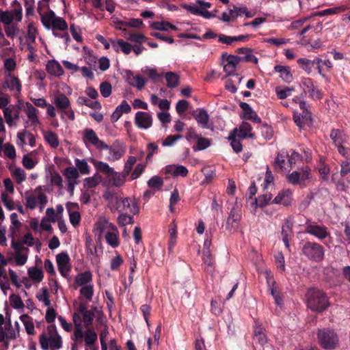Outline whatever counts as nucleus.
I'll use <instances>...</instances> for the list:
<instances>
[{
  "label": "nucleus",
  "instance_id": "nucleus-1",
  "mask_svg": "<svg viewBox=\"0 0 350 350\" xmlns=\"http://www.w3.org/2000/svg\"><path fill=\"white\" fill-rule=\"evenodd\" d=\"M307 306L312 311L322 312L329 306V301L325 293L317 288H310L306 293Z\"/></svg>",
  "mask_w": 350,
  "mask_h": 350
},
{
  "label": "nucleus",
  "instance_id": "nucleus-2",
  "mask_svg": "<svg viewBox=\"0 0 350 350\" xmlns=\"http://www.w3.org/2000/svg\"><path fill=\"white\" fill-rule=\"evenodd\" d=\"M39 5H40V3H39ZM38 12L40 15L41 22L46 29L52 28L53 30L59 31L68 29L66 21L63 18L57 16L53 10H50L48 12L42 14L40 5H38Z\"/></svg>",
  "mask_w": 350,
  "mask_h": 350
},
{
  "label": "nucleus",
  "instance_id": "nucleus-3",
  "mask_svg": "<svg viewBox=\"0 0 350 350\" xmlns=\"http://www.w3.org/2000/svg\"><path fill=\"white\" fill-rule=\"evenodd\" d=\"M319 345L325 350L336 349L339 345V338L336 332L329 328L319 329L317 331Z\"/></svg>",
  "mask_w": 350,
  "mask_h": 350
},
{
  "label": "nucleus",
  "instance_id": "nucleus-4",
  "mask_svg": "<svg viewBox=\"0 0 350 350\" xmlns=\"http://www.w3.org/2000/svg\"><path fill=\"white\" fill-rule=\"evenodd\" d=\"M324 247L314 241H305L301 247V254L310 261L320 262L325 258Z\"/></svg>",
  "mask_w": 350,
  "mask_h": 350
},
{
  "label": "nucleus",
  "instance_id": "nucleus-5",
  "mask_svg": "<svg viewBox=\"0 0 350 350\" xmlns=\"http://www.w3.org/2000/svg\"><path fill=\"white\" fill-rule=\"evenodd\" d=\"M39 342L42 350H58L62 347V340L60 336H48L43 332L39 338Z\"/></svg>",
  "mask_w": 350,
  "mask_h": 350
},
{
  "label": "nucleus",
  "instance_id": "nucleus-6",
  "mask_svg": "<svg viewBox=\"0 0 350 350\" xmlns=\"http://www.w3.org/2000/svg\"><path fill=\"white\" fill-rule=\"evenodd\" d=\"M310 178V168L308 166L302 167L298 171H294L287 176L288 183L293 185H304L305 181Z\"/></svg>",
  "mask_w": 350,
  "mask_h": 350
},
{
  "label": "nucleus",
  "instance_id": "nucleus-7",
  "mask_svg": "<svg viewBox=\"0 0 350 350\" xmlns=\"http://www.w3.org/2000/svg\"><path fill=\"white\" fill-rule=\"evenodd\" d=\"M83 142L86 146L90 144L99 150L108 148V145L103 141H101L97 136L96 132L92 129L87 128L83 130Z\"/></svg>",
  "mask_w": 350,
  "mask_h": 350
},
{
  "label": "nucleus",
  "instance_id": "nucleus-8",
  "mask_svg": "<svg viewBox=\"0 0 350 350\" xmlns=\"http://www.w3.org/2000/svg\"><path fill=\"white\" fill-rule=\"evenodd\" d=\"M305 232L317 237L321 241L329 236V232L326 226L312 224L310 220H308L306 224Z\"/></svg>",
  "mask_w": 350,
  "mask_h": 350
},
{
  "label": "nucleus",
  "instance_id": "nucleus-9",
  "mask_svg": "<svg viewBox=\"0 0 350 350\" xmlns=\"http://www.w3.org/2000/svg\"><path fill=\"white\" fill-rule=\"evenodd\" d=\"M241 219V209L239 206H234L229 213V216L226 221V229L230 232H235L237 230L239 222Z\"/></svg>",
  "mask_w": 350,
  "mask_h": 350
},
{
  "label": "nucleus",
  "instance_id": "nucleus-10",
  "mask_svg": "<svg viewBox=\"0 0 350 350\" xmlns=\"http://www.w3.org/2000/svg\"><path fill=\"white\" fill-rule=\"evenodd\" d=\"M301 87L305 94H308L309 96L314 100H319L322 98V94L313 83L310 78H302L301 81Z\"/></svg>",
  "mask_w": 350,
  "mask_h": 350
},
{
  "label": "nucleus",
  "instance_id": "nucleus-11",
  "mask_svg": "<svg viewBox=\"0 0 350 350\" xmlns=\"http://www.w3.org/2000/svg\"><path fill=\"white\" fill-rule=\"evenodd\" d=\"M58 270L64 278H67L71 269L70 258L66 252H61L56 256Z\"/></svg>",
  "mask_w": 350,
  "mask_h": 350
},
{
  "label": "nucleus",
  "instance_id": "nucleus-12",
  "mask_svg": "<svg viewBox=\"0 0 350 350\" xmlns=\"http://www.w3.org/2000/svg\"><path fill=\"white\" fill-rule=\"evenodd\" d=\"M135 123L139 128L147 129L152 126V118L147 112L137 111L135 116Z\"/></svg>",
  "mask_w": 350,
  "mask_h": 350
},
{
  "label": "nucleus",
  "instance_id": "nucleus-13",
  "mask_svg": "<svg viewBox=\"0 0 350 350\" xmlns=\"http://www.w3.org/2000/svg\"><path fill=\"white\" fill-rule=\"evenodd\" d=\"M191 115L202 128H208L209 115L205 109L198 108L191 112Z\"/></svg>",
  "mask_w": 350,
  "mask_h": 350
},
{
  "label": "nucleus",
  "instance_id": "nucleus-14",
  "mask_svg": "<svg viewBox=\"0 0 350 350\" xmlns=\"http://www.w3.org/2000/svg\"><path fill=\"white\" fill-rule=\"evenodd\" d=\"M239 106L243 111V116L241 117L243 119L250 120L256 123H260L261 122V119L249 104L241 102Z\"/></svg>",
  "mask_w": 350,
  "mask_h": 350
},
{
  "label": "nucleus",
  "instance_id": "nucleus-15",
  "mask_svg": "<svg viewBox=\"0 0 350 350\" xmlns=\"http://www.w3.org/2000/svg\"><path fill=\"white\" fill-rule=\"evenodd\" d=\"M93 275L90 271H85L78 273L74 280V288L84 286L92 284Z\"/></svg>",
  "mask_w": 350,
  "mask_h": 350
},
{
  "label": "nucleus",
  "instance_id": "nucleus-16",
  "mask_svg": "<svg viewBox=\"0 0 350 350\" xmlns=\"http://www.w3.org/2000/svg\"><path fill=\"white\" fill-rule=\"evenodd\" d=\"M165 173L174 176L186 177L188 175V170L181 165H169L165 168Z\"/></svg>",
  "mask_w": 350,
  "mask_h": 350
},
{
  "label": "nucleus",
  "instance_id": "nucleus-17",
  "mask_svg": "<svg viewBox=\"0 0 350 350\" xmlns=\"http://www.w3.org/2000/svg\"><path fill=\"white\" fill-rule=\"evenodd\" d=\"M26 107L25 111L30 122V125L36 127L40 123L37 115L38 109L29 102L26 103Z\"/></svg>",
  "mask_w": 350,
  "mask_h": 350
},
{
  "label": "nucleus",
  "instance_id": "nucleus-18",
  "mask_svg": "<svg viewBox=\"0 0 350 350\" xmlns=\"http://www.w3.org/2000/svg\"><path fill=\"white\" fill-rule=\"evenodd\" d=\"M292 192L289 190H284L280 191L273 200V204H281L288 206L291 204Z\"/></svg>",
  "mask_w": 350,
  "mask_h": 350
},
{
  "label": "nucleus",
  "instance_id": "nucleus-19",
  "mask_svg": "<svg viewBox=\"0 0 350 350\" xmlns=\"http://www.w3.org/2000/svg\"><path fill=\"white\" fill-rule=\"evenodd\" d=\"M267 282L269 287L270 293L275 300V304L278 306H281L283 304V299L275 282L271 281L270 278H267Z\"/></svg>",
  "mask_w": 350,
  "mask_h": 350
},
{
  "label": "nucleus",
  "instance_id": "nucleus-20",
  "mask_svg": "<svg viewBox=\"0 0 350 350\" xmlns=\"http://www.w3.org/2000/svg\"><path fill=\"white\" fill-rule=\"evenodd\" d=\"M46 70L49 74L55 77H59L64 75V69L62 67V66L55 59L49 60L47 62L46 66Z\"/></svg>",
  "mask_w": 350,
  "mask_h": 350
},
{
  "label": "nucleus",
  "instance_id": "nucleus-21",
  "mask_svg": "<svg viewBox=\"0 0 350 350\" xmlns=\"http://www.w3.org/2000/svg\"><path fill=\"white\" fill-rule=\"evenodd\" d=\"M329 136L336 146L345 143L347 139L346 135L341 130L336 129L331 130Z\"/></svg>",
  "mask_w": 350,
  "mask_h": 350
},
{
  "label": "nucleus",
  "instance_id": "nucleus-22",
  "mask_svg": "<svg viewBox=\"0 0 350 350\" xmlns=\"http://www.w3.org/2000/svg\"><path fill=\"white\" fill-rule=\"evenodd\" d=\"M54 104L61 111L68 109L70 107V102L68 98L62 93L59 94L55 97Z\"/></svg>",
  "mask_w": 350,
  "mask_h": 350
},
{
  "label": "nucleus",
  "instance_id": "nucleus-23",
  "mask_svg": "<svg viewBox=\"0 0 350 350\" xmlns=\"http://www.w3.org/2000/svg\"><path fill=\"white\" fill-rule=\"evenodd\" d=\"M252 127L250 124L247 122H243L239 126V130L237 131V135L239 139H246L247 137H253L254 134L251 133Z\"/></svg>",
  "mask_w": 350,
  "mask_h": 350
},
{
  "label": "nucleus",
  "instance_id": "nucleus-24",
  "mask_svg": "<svg viewBox=\"0 0 350 350\" xmlns=\"http://www.w3.org/2000/svg\"><path fill=\"white\" fill-rule=\"evenodd\" d=\"M112 47L114 49V50L116 52H119V49H121V51L124 54H129L132 50V46L129 43L125 42L122 39H118L117 42H116L113 40H111Z\"/></svg>",
  "mask_w": 350,
  "mask_h": 350
},
{
  "label": "nucleus",
  "instance_id": "nucleus-25",
  "mask_svg": "<svg viewBox=\"0 0 350 350\" xmlns=\"http://www.w3.org/2000/svg\"><path fill=\"white\" fill-rule=\"evenodd\" d=\"M264 328L261 325H256L253 333V338L261 346H263L267 342V336L264 332Z\"/></svg>",
  "mask_w": 350,
  "mask_h": 350
},
{
  "label": "nucleus",
  "instance_id": "nucleus-26",
  "mask_svg": "<svg viewBox=\"0 0 350 350\" xmlns=\"http://www.w3.org/2000/svg\"><path fill=\"white\" fill-rule=\"evenodd\" d=\"M275 72L280 73V78L285 82H291L293 79V75L291 73V68L288 66H284L280 65H276L274 67Z\"/></svg>",
  "mask_w": 350,
  "mask_h": 350
},
{
  "label": "nucleus",
  "instance_id": "nucleus-27",
  "mask_svg": "<svg viewBox=\"0 0 350 350\" xmlns=\"http://www.w3.org/2000/svg\"><path fill=\"white\" fill-rule=\"evenodd\" d=\"M2 86L4 89L8 88L10 90H16L18 94H21L22 85L17 77L10 76V79L5 81Z\"/></svg>",
  "mask_w": 350,
  "mask_h": 350
},
{
  "label": "nucleus",
  "instance_id": "nucleus-28",
  "mask_svg": "<svg viewBox=\"0 0 350 350\" xmlns=\"http://www.w3.org/2000/svg\"><path fill=\"white\" fill-rule=\"evenodd\" d=\"M128 175H124V172L121 173L113 171V173L109 177V180L112 182V185L115 187H122L126 181V178Z\"/></svg>",
  "mask_w": 350,
  "mask_h": 350
},
{
  "label": "nucleus",
  "instance_id": "nucleus-29",
  "mask_svg": "<svg viewBox=\"0 0 350 350\" xmlns=\"http://www.w3.org/2000/svg\"><path fill=\"white\" fill-rule=\"evenodd\" d=\"M150 27L152 29L163 31H167L170 29H171L172 30H174V31H176L178 29L177 27L175 25H174L173 24L170 23L168 21H161V22L155 21V22H152L150 24Z\"/></svg>",
  "mask_w": 350,
  "mask_h": 350
},
{
  "label": "nucleus",
  "instance_id": "nucleus-30",
  "mask_svg": "<svg viewBox=\"0 0 350 350\" xmlns=\"http://www.w3.org/2000/svg\"><path fill=\"white\" fill-rule=\"evenodd\" d=\"M230 14L232 19L242 16L243 14H245L247 18H251L253 16L252 12L248 11L245 6L237 7L236 5H233L232 9H230Z\"/></svg>",
  "mask_w": 350,
  "mask_h": 350
},
{
  "label": "nucleus",
  "instance_id": "nucleus-31",
  "mask_svg": "<svg viewBox=\"0 0 350 350\" xmlns=\"http://www.w3.org/2000/svg\"><path fill=\"white\" fill-rule=\"evenodd\" d=\"M237 129H235L229 135L228 137V139L230 141V144H231V146L233 149V150L236 152V153H239L240 152L242 151V149H243V145L241 143L240 140L241 139H237Z\"/></svg>",
  "mask_w": 350,
  "mask_h": 350
},
{
  "label": "nucleus",
  "instance_id": "nucleus-32",
  "mask_svg": "<svg viewBox=\"0 0 350 350\" xmlns=\"http://www.w3.org/2000/svg\"><path fill=\"white\" fill-rule=\"evenodd\" d=\"M44 138L45 141L53 148H57L59 145V141L57 135L51 131L44 132Z\"/></svg>",
  "mask_w": 350,
  "mask_h": 350
},
{
  "label": "nucleus",
  "instance_id": "nucleus-33",
  "mask_svg": "<svg viewBox=\"0 0 350 350\" xmlns=\"http://www.w3.org/2000/svg\"><path fill=\"white\" fill-rule=\"evenodd\" d=\"M297 63L300 68L304 70L309 75L312 71V68L314 67V58L313 59H310L305 57L299 58L297 60Z\"/></svg>",
  "mask_w": 350,
  "mask_h": 350
},
{
  "label": "nucleus",
  "instance_id": "nucleus-34",
  "mask_svg": "<svg viewBox=\"0 0 350 350\" xmlns=\"http://www.w3.org/2000/svg\"><path fill=\"white\" fill-rule=\"evenodd\" d=\"M272 198V194L270 192L265 191L264 193L255 198L253 204H255L257 207L262 208L267 206Z\"/></svg>",
  "mask_w": 350,
  "mask_h": 350
},
{
  "label": "nucleus",
  "instance_id": "nucleus-35",
  "mask_svg": "<svg viewBox=\"0 0 350 350\" xmlns=\"http://www.w3.org/2000/svg\"><path fill=\"white\" fill-rule=\"evenodd\" d=\"M350 9L349 5H341L340 6L328 8L321 11L318 15L323 16L326 15L336 14Z\"/></svg>",
  "mask_w": 350,
  "mask_h": 350
},
{
  "label": "nucleus",
  "instance_id": "nucleus-36",
  "mask_svg": "<svg viewBox=\"0 0 350 350\" xmlns=\"http://www.w3.org/2000/svg\"><path fill=\"white\" fill-rule=\"evenodd\" d=\"M165 78L167 81V86L170 88H174L179 84V76L174 72H166Z\"/></svg>",
  "mask_w": 350,
  "mask_h": 350
},
{
  "label": "nucleus",
  "instance_id": "nucleus-37",
  "mask_svg": "<svg viewBox=\"0 0 350 350\" xmlns=\"http://www.w3.org/2000/svg\"><path fill=\"white\" fill-rule=\"evenodd\" d=\"M77 103L79 105H86L93 109H100L101 105L98 101H90L89 99L85 96H79Z\"/></svg>",
  "mask_w": 350,
  "mask_h": 350
},
{
  "label": "nucleus",
  "instance_id": "nucleus-38",
  "mask_svg": "<svg viewBox=\"0 0 350 350\" xmlns=\"http://www.w3.org/2000/svg\"><path fill=\"white\" fill-rule=\"evenodd\" d=\"M20 319L24 324L27 333L29 335H33L34 325L32 322L31 318L27 314H23L21 316Z\"/></svg>",
  "mask_w": 350,
  "mask_h": 350
},
{
  "label": "nucleus",
  "instance_id": "nucleus-39",
  "mask_svg": "<svg viewBox=\"0 0 350 350\" xmlns=\"http://www.w3.org/2000/svg\"><path fill=\"white\" fill-rule=\"evenodd\" d=\"M29 277L36 282H40L44 278V273L42 269L36 267H31L28 269Z\"/></svg>",
  "mask_w": 350,
  "mask_h": 350
},
{
  "label": "nucleus",
  "instance_id": "nucleus-40",
  "mask_svg": "<svg viewBox=\"0 0 350 350\" xmlns=\"http://www.w3.org/2000/svg\"><path fill=\"white\" fill-rule=\"evenodd\" d=\"M75 163L78 172L82 174H88L90 172V166L84 159H75Z\"/></svg>",
  "mask_w": 350,
  "mask_h": 350
},
{
  "label": "nucleus",
  "instance_id": "nucleus-41",
  "mask_svg": "<svg viewBox=\"0 0 350 350\" xmlns=\"http://www.w3.org/2000/svg\"><path fill=\"white\" fill-rule=\"evenodd\" d=\"M97 338L98 336L96 333L88 327L84 336L85 345L90 347L94 344V342L97 340Z\"/></svg>",
  "mask_w": 350,
  "mask_h": 350
},
{
  "label": "nucleus",
  "instance_id": "nucleus-42",
  "mask_svg": "<svg viewBox=\"0 0 350 350\" xmlns=\"http://www.w3.org/2000/svg\"><path fill=\"white\" fill-rule=\"evenodd\" d=\"M293 221L290 218L285 219L282 226V237H291L292 234Z\"/></svg>",
  "mask_w": 350,
  "mask_h": 350
},
{
  "label": "nucleus",
  "instance_id": "nucleus-43",
  "mask_svg": "<svg viewBox=\"0 0 350 350\" xmlns=\"http://www.w3.org/2000/svg\"><path fill=\"white\" fill-rule=\"evenodd\" d=\"M80 295L90 301L94 295V286L92 284L82 286L80 289Z\"/></svg>",
  "mask_w": 350,
  "mask_h": 350
},
{
  "label": "nucleus",
  "instance_id": "nucleus-44",
  "mask_svg": "<svg viewBox=\"0 0 350 350\" xmlns=\"http://www.w3.org/2000/svg\"><path fill=\"white\" fill-rule=\"evenodd\" d=\"M163 185V179L157 176H152L148 181V185L150 188L154 189H160Z\"/></svg>",
  "mask_w": 350,
  "mask_h": 350
},
{
  "label": "nucleus",
  "instance_id": "nucleus-45",
  "mask_svg": "<svg viewBox=\"0 0 350 350\" xmlns=\"http://www.w3.org/2000/svg\"><path fill=\"white\" fill-rule=\"evenodd\" d=\"M96 167L98 171H100L107 175L108 177L113 173V168L111 167L107 163L103 161H98L96 164Z\"/></svg>",
  "mask_w": 350,
  "mask_h": 350
},
{
  "label": "nucleus",
  "instance_id": "nucleus-46",
  "mask_svg": "<svg viewBox=\"0 0 350 350\" xmlns=\"http://www.w3.org/2000/svg\"><path fill=\"white\" fill-rule=\"evenodd\" d=\"M63 174L68 180H70V179L75 180L79 177V173L77 169L74 167H66L64 170Z\"/></svg>",
  "mask_w": 350,
  "mask_h": 350
},
{
  "label": "nucleus",
  "instance_id": "nucleus-47",
  "mask_svg": "<svg viewBox=\"0 0 350 350\" xmlns=\"http://www.w3.org/2000/svg\"><path fill=\"white\" fill-rule=\"evenodd\" d=\"M210 145L211 142L208 139L199 137L197 139L196 146H193V149L194 150H202L209 147Z\"/></svg>",
  "mask_w": 350,
  "mask_h": 350
},
{
  "label": "nucleus",
  "instance_id": "nucleus-48",
  "mask_svg": "<svg viewBox=\"0 0 350 350\" xmlns=\"http://www.w3.org/2000/svg\"><path fill=\"white\" fill-rule=\"evenodd\" d=\"M105 239L107 243L113 247H116L119 245L118 237L114 232H107Z\"/></svg>",
  "mask_w": 350,
  "mask_h": 350
},
{
  "label": "nucleus",
  "instance_id": "nucleus-49",
  "mask_svg": "<svg viewBox=\"0 0 350 350\" xmlns=\"http://www.w3.org/2000/svg\"><path fill=\"white\" fill-rule=\"evenodd\" d=\"M100 181V177L94 175L84 180V187L88 189L95 187Z\"/></svg>",
  "mask_w": 350,
  "mask_h": 350
},
{
  "label": "nucleus",
  "instance_id": "nucleus-50",
  "mask_svg": "<svg viewBox=\"0 0 350 350\" xmlns=\"http://www.w3.org/2000/svg\"><path fill=\"white\" fill-rule=\"evenodd\" d=\"M136 161H137V159L135 157H133V156L129 157V158L124 166L123 172H124V175L129 176L131 174L132 169L133 167V165H135Z\"/></svg>",
  "mask_w": 350,
  "mask_h": 350
},
{
  "label": "nucleus",
  "instance_id": "nucleus-51",
  "mask_svg": "<svg viewBox=\"0 0 350 350\" xmlns=\"http://www.w3.org/2000/svg\"><path fill=\"white\" fill-rule=\"evenodd\" d=\"M99 89L101 95L105 98L109 97L111 94L112 87L111 85L107 81L101 83L100 84Z\"/></svg>",
  "mask_w": 350,
  "mask_h": 350
},
{
  "label": "nucleus",
  "instance_id": "nucleus-52",
  "mask_svg": "<svg viewBox=\"0 0 350 350\" xmlns=\"http://www.w3.org/2000/svg\"><path fill=\"white\" fill-rule=\"evenodd\" d=\"M36 297L39 301H43L44 304L46 306H51V301L49 299V291L46 288H42V293L38 294L36 295Z\"/></svg>",
  "mask_w": 350,
  "mask_h": 350
},
{
  "label": "nucleus",
  "instance_id": "nucleus-53",
  "mask_svg": "<svg viewBox=\"0 0 350 350\" xmlns=\"http://www.w3.org/2000/svg\"><path fill=\"white\" fill-rule=\"evenodd\" d=\"M10 301L12 306L16 309L22 308L24 306L21 298L17 295L12 294L10 296Z\"/></svg>",
  "mask_w": 350,
  "mask_h": 350
},
{
  "label": "nucleus",
  "instance_id": "nucleus-54",
  "mask_svg": "<svg viewBox=\"0 0 350 350\" xmlns=\"http://www.w3.org/2000/svg\"><path fill=\"white\" fill-rule=\"evenodd\" d=\"M70 31L73 38L78 42H81L83 40L81 35V29L79 27L76 26L75 24H72L70 26Z\"/></svg>",
  "mask_w": 350,
  "mask_h": 350
},
{
  "label": "nucleus",
  "instance_id": "nucleus-55",
  "mask_svg": "<svg viewBox=\"0 0 350 350\" xmlns=\"http://www.w3.org/2000/svg\"><path fill=\"white\" fill-rule=\"evenodd\" d=\"M12 175L15 178L18 184H21L26 179V174L25 171L20 167L16 168L12 172Z\"/></svg>",
  "mask_w": 350,
  "mask_h": 350
},
{
  "label": "nucleus",
  "instance_id": "nucleus-56",
  "mask_svg": "<svg viewBox=\"0 0 350 350\" xmlns=\"http://www.w3.org/2000/svg\"><path fill=\"white\" fill-rule=\"evenodd\" d=\"M14 20L13 15L9 11L1 10L0 14V22H2L4 25H10Z\"/></svg>",
  "mask_w": 350,
  "mask_h": 350
},
{
  "label": "nucleus",
  "instance_id": "nucleus-57",
  "mask_svg": "<svg viewBox=\"0 0 350 350\" xmlns=\"http://www.w3.org/2000/svg\"><path fill=\"white\" fill-rule=\"evenodd\" d=\"M102 150H109V154L107 157V159L109 161H115L119 160L124 154L120 151L114 150L113 149H111L109 148V146H108L107 148H102Z\"/></svg>",
  "mask_w": 350,
  "mask_h": 350
},
{
  "label": "nucleus",
  "instance_id": "nucleus-58",
  "mask_svg": "<svg viewBox=\"0 0 350 350\" xmlns=\"http://www.w3.org/2000/svg\"><path fill=\"white\" fill-rule=\"evenodd\" d=\"M183 137L181 135H168L162 142L163 146H172L178 139Z\"/></svg>",
  "mask_w": 350,
  "mask_h": 350
},
{
  "label": "nucleus",
  "instance_id": "nucleus-59",
  "mask_svg": "<svg viewBox=\"0 0 350 350\" xmlns=\"http://www.w3.org/2000/svg\"><path fill=\"white\" fill-rule=\"evenodd\" d=\"M285 158H286V156L282 154H278V156L275 160V162H274V167L276 170H278V171L283 170V169L284 167V165H285Z\"/></svg>",
  "mask_w": 350,
  "mask_h": 350
},
{
  "label": "nucleus",
  "instance_id": "nucleus-60",
  "mask_svg": "<svg viewBox=\"0 0 350 350\" xmlns=\"http://www.w3.org/2000/svg\"><path fill=\"white\" fill-rule=\"evenodd\" d=\"M83 317L84 324L86 328L90 327L92 325L94 318V312L92 310H88L84 314H82Z\"/></svg>",
  "mask_w": 350,
  "mask_h": 350
},
{
  "label": "nucleus",
  "instance_id": "nucleus-61",
  "mask_svg": "<svg viewBox=\"0 0 350 350\" xmlns=\"http://www.w3.org/2000/svg\"><path fill=\"white\" fill-rule=\"evenodd\" d=\"M148 154L146 155V161H150L152 156L158 152L159 147L155 143H150L147 145Z\"/></svg>",
  "mask_w": 350,
  "mask_h": 350
},
{
  "label": "nucleus",
  "instance_id": "nucleus-62",
  "mask_svg": "<svg viewBox=\"0 0 350 350\" xmlns=\"http://www.w3.org/2000/svg\"><path fill=\"white\" fill-rule=\"evenodd\" d=\"M10 219L12 225L10 226V230L12 233H15L16 230H18L21 226V223L18 219V215L16 213H13L10 215Z\"/></svg>",
  "mask_w": 350,
  "mask_h": 350
},
{
  "label": "nucleus",
  "instance_id": "nucleus-63",
  "mask_svg": "<svg viewBox=\"0 0 350 350\" xmlns=\"http://www.w3.org/2000/svg\"><path fill=\"white\" fill-rule=\"evenodd\" d=\"M4 154L10 159L16 158V150L14 146L10 143H7L4 145Z\"/></svg>",
  "mask_w": 350,
  "mask_h": 350
},
{
  "label": "nucleus",
  "instance_id": "nucleus-64",
  "mask_svg": "<svg viewBox=\"0 0 350 350\" xmlns=\"http://www.w3.org/2000/svg\"><path fill=\"white\" fill-rule=\"evenodd\" d=\"M341 170L340 176L344 177L350 172V158L346 161H342L340 163Z\"/></svg>",
  "mask_w": 350,
  "mask_h": 350
}]
</instances>
